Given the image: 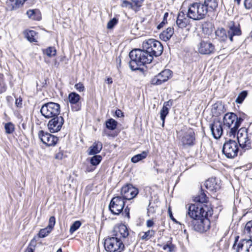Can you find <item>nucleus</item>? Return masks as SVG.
I'll return each instance as SVG.
<instances>
[{
	"label": "nucleus",
	"instance_id": "nucleus-1",
	"mask_svg": "<svg viewBox=\"0 0 252 252\" xmlns=\"http://www.w3.org/2000/svg\"><path fill=\"white\" fill-rule=\"evenodd\" d=\"M188 215L186 223L189 227L200 233L209 229L210 221L208 217L212 215V210L208 206L190 205Z\"/></svg>",
	"mask_w": 252,
	"mask_h": 252
},
{
	"label": "nucleus",
	"instance_id": "nucleus-2",
	"mask_svg": "<svg viewBox=\"0 0 252 252\" xmlns=\"http://www.w3.org/2000/svg\"><path fill=\"white\" fill-rule=\"evenodd\" d=\"M129 57L130 59L129 65L132 70L138 69V66L151 63L154 59L152 55L143 48L132 50L129 54Z\"/></svg>",
	"mask_w": 252,
	"mask_h": 252
},
{
	"label": "nucleus",
	"instance_id": "nucleus-3",
	"mask_svg": "<svg viewBox=\"0 0 252 252\" xmlns=\"http://www.w3.org/2000/svg\"><path fill=\"white\" fill-rule=\"evenodd\" d=\"M208 13V8L201 2H193L189 6L187 17L195 21L205 19Z\"/></svg>",
	"mask_w": 252,
	"mask_h": 252
},
{
	"label": "nucleus",
	"instance_id": "nucleus-4",
	"mask_svg": "<svg viewBox=\"0 0 252 252\" xmlns=\"http://www.w3.org/2000/svg\"><path fill=\"white\" fill-rule=\"evenodd\" d=\"M142 48L153 58L160 56L163 50V47L161 43L159 41L152 38L144 41L142 43Z\"/></svg>",
	"mask_w": 252,
	"mask_h": 252
},
{
	"label": "nucleus",
	"instance_id": "nucleus-5",
	"mask_svg": "<svg viewBox=\"0 0 252 252\" xmlns=\"http://www.w3.org/2000/svg\"><path fill=\"white\" fill-rule=\"evenodd\" d=\"M104 248L108 252H122L124 250L125 245L121 239L114 236L105 240Z\"/></svg>",
	"mask_w": 252,
	"mask_h": 252
},
{
	"label": "nucleus",
	"instance_id": "nucleus-6",
	"mask_svg": "<svg viewBox=\"0 0 252 252\" xmlns=\"http://www.w3.org/2000/svg\"><path fill=\"white\" fill-rule=\"evenodd\" d=\"M60 105L57 103L49 102L43 104L41 109V115L46 119L59 115L60 113Z\"/></svg>",
	"mask_w": 252,
	"mask_h": 252
},
{
	"label": "nucleus",
	"instance_id": "nucleus-7",
	"mask_svg": "<svg viewBox=\"0 0 252 252\" xmlns=\"http://www.w3.org/2000/svg\"><path fill=\"white\" fill-rule=\"evenodd\" d=\"M222 152L227 158H234L239 152V146L235 140H229L223 144Z\"/></svg>",
	"mask_w": 252,
	"mask_h": 252
},
{
	"label": "nucleus",
	"instance_id": "nucleus-8",
	"mask_svg": "<svg viewBox=\"0 0 252 252\" xmlns=\"http://www.w3.org/2000/svg\"><path fill=\"white\" fill-rule=\"evenodd\" d=\"M226 29L227 32L228 39L231 43L234 41V37L241 36L242 34L239 23L233 21L227 22Z\"/></svg>",
	"mask_w": 252,
	"mask_h": 252
},
{
	"label": "nucleus",
	"instance_id": "nucleus-9",
	"mask_svg": "<svg viewBox=\"0 0 252 252\" xmlns=\"http://www.w3.org/2000/svg\"><path fill=\"white\" fill-rule=\"evenodd\" d=\"M125 205V200L121 196H115L111 199L109 209L112 213L118 215L122 212Z\"/></svg>",
	"mask_w": 252,
	"mask_h": 252
},
{
	"label": "nucleus",
	"instance_id": "nucleus-10",
	"mask_svg": "<svg viewBox=\"0 0 252 252\" xmlns=\"http://www.w3.org/2000/svg\"><path fill=\"white\" fill-rule=\"evenodd\" d=\"M237 140L239 146L242 148L249 149L251 147V142L247 130L245 128H240L237 132Z\"/></svg>",
	"mask_w": 252,
	"mask_h": 252
},
{
	"label": "nucleus",
	"instance_id": "nucleus-11",
	"mask_svg": "<svg viewBox=\"0 0 252 252\" xmlns=\"http://www.w3.org/2000/svg\"><path fill=\"white\" fill-rule=\"evenodd\" d=\"M47 126L50 132L55 133L59 131L64 123V119L61 116L51 118Z\"/></svg>",
	"mask_w": 252,
	"mask_h": 252
},
{
	"label": "nucleus",
	"instance_id": "nucleus-12",
	"mask_svg": "<svg viewBox=\"0 0 252 252\" xmlns=\"http://www.w3.org/2000/svg\"><path fill=\"white\" fill-rule=\"evenodd\" d=\"M138 193V190L131 184L126 185L121 189V194L124 200H131Z\"/></svg>",
	"mask_w": 252,
	"mask_h": 252
},
{
	"label": "nucleus",
	"instance_id": "nucleus-13",
	"mask_svg": "<svg viewBox=\"0 0 252 252\" xmlns=\"http://www.w3.org/2000/svg\"><path fill=\"white\" fill-rule=\"evenodd\" d=\"M198 52L202 55H211L215 52V46L210 41L201 40L197 45Z\"/></svg>",
	"mask_w": 252,
	"mask_h": 252
},
{
	"label": "nucleus",
	"instance_id": "nucleus-14",
	"mask_svg": "<svg viewBox=\"0 0 252 252\" xmlns=\"http://www.w3.org/2000/svg\"><path fill=\"white\" fill-rule=\"evenodd\" d=\"M38 136L43 143L48 146H54L58 140L57 137L43 130L39 131Z\"/></svg>",
	"mask_w": 252,
	"mask_h": 252
},
{
	"label": "nucleus",
	"instance_id": "nucleus-15",
	"mask_svg": "<svg viewBox=\"0 0 252 252\" xmlns=\"http://www.w3.org/2000/svg\"><path fill=\"white\" fill-rule=\"evenodd\" d=\"M210 128L214 138L218 139L221 137L223 133V129L222 123L220 121H214L210 125Z\"/></svg>",
	"mask_w": 252,
	"mask_h": 252
},
{
	"label": "nucleus",
	"instance_id": "nucleus-16",
	"mask_svg": "<svg viewBox=\"0 0 252 252\" xmlns=\"http://www.w3.org/2000/svg\"><path fill=\"white\" fill-rule=\"evenodd\" d=\"M195 134L192 129L186 132L181 139V142L184 147L192 146L194 145Z\"/></svg>",
	"mask_w": 252,
	"mask_h": 252
},
{
	"label": "nucleus",
	"instance_id": "nucleus-17",
	"mask_svg": "<svg viewBox=\"0 0 252 252\" xmlns=\"http://www.w3.org/2000/svg\"><path fill=\"white\" fill-rule=\"evenodd\" d=\"M236 252H252V241L251 239H242L239 242Z\"/></svg>",
	"mask_w": 252,
	"mask_h": 252
},
{
	"label": "nucleus",
	"instance_id": "nucleus-18",
	"mask_svg": "<svg viewBox=\"0 0 252 252\" xmlns=\"http://www.w3.org/2000/svg\"><path fill=\"white\" fill-rule=\"evenodd\" d=\"M220 182L215 178H211L206 181L204 185L210 191H217L220 189Z\"/></svg>",
	"mask_w": 252,
	"mask_h": 252
},
{
	"label": "nucleus",
	"instance_id": "nucleus-19",
	"mask_svg": "<svg viewBox=\"0 0 252 252\" xmlns=\"http://www.w3.org/2000/svg\"><path fill=\"white\" fill-rule=\"evenodd\" d=\"M113 235L120 239H121V238L123 239H126L129 235L128 230L126 225L121 224L118 226L115 227Z\"/></svg>",
	"mask_w": 252,
	"mask_h": 252
},
{
	"label": "nucleus",
	"instance_id": "nucleus-20",
	"mask_svg": "<svg viewBox=\"0 0 252 252\" xmlns=\"http://www.w3.org/2000/svg\"><path fill=\"white\" fill-rule=\"evenodd\" d=\"M237 119V115L233 113H227L223 117V125L230 128L234 126L235 120Z\"/></svg>",
	"mask_w": 252,
	"mask_h": 252
},
{
	"label": "nucleus",
	"instance_id": "nucleus-21",
	"mask_svg": "<svg viewBox=\"0 0 252 252\" xmlns=\"http://www.w3.org/2000/svg\"><path fill=\"white\" fill-rule=\"evenodd\" d=\"M173 100L170 99L163 103V107L160 112V117L162 121H165L166 116L168 114L169 109L173 105Z\"/></svg>",
	"mask_w": 252,
	"mask_h": 252
},
{
	"label": "nucleus",
	"instance_id": "nucleus-22",
	"mask_svg": "<svg viewBox=\"0 0 252 252\" xmlns=\"http://www.w3.org/2000/svg\"><path fill=\"white\" fill-rule=\"evenodd\" d=\"M189 23V20L185 16L184 13L183 12H180L176 20V25L178 28H185Z\"/></svg>",
	"mask_w": 252,
	"mask_h": 252
},
{
	"label": "nucleus",
	"instance_id": "nucleus-23",
	"mask_svg": "<svg viewBox=\"0 0 252 252\" xmlns=\"http://www.w3.org/2000/svg\"><path fill=\"white\" fill-rule=\"evenodd\" d=\"M215 35L220 42H225L228 39L227 30L223 28H218L215 32Z\"/></svg>",
	"mask_w": 252,
	"mask_h": 252
},
{
	"label": "nucleus",
	"instance_id": "nucleus-24",
	"mask_svg": "<svg viewBox=\"0 0 252 252\" xmlns=\"http://www.w3.org/2000/svg\"><path fill=\"white\" fill-rule=\"evenodd\" d=\"M207 197L206 196V194L201 189V192L199 195L196 196L194 198V201L196 202V204H191L190 205H196L198 206H207L204 203L207 202Z\"/></svg>",
	"mask_w": 252,
	"mask_h": 252
},
{
	"label": "nucleus",
	"instance_id": "nucleus-25",
	"mask_svg": "<svg viewBox=\"0 0 252 252\" xmlns=\"http://www.w3.org/2000/svg\"><path fill=\"white\" fill-rule=\"evenodd\" d=\"M102 149V144L101 142L96 141L90 147L88 150L89 155H94L99 153Z\"/></svg>",
	"mask_w": 252,
	"mask_h": 252
},
{
	"label": "nucleus",
	"instance_id": "nucleus-26",
	"mask_svg": "<svg viewBox=\"0 0 252 252\" xmlns=\"http://www.w3.org/2000/svg\"><path fill=\"white\" fill-rule=\"evenodd\" d=\"M174 33V29L173 28L169 27L166 30L163 31L159 34V38L162 40L166 41L168 40Z\"/></svg>",
	"mask_w": 252,
	"mask_h": 252
},
{
	"label": "nucleus",
	"instance_id": "nucleus-27",
	"mask_svg": "<svg viewBox=\"0 0 252 252\" xmlns=\"http://www.w3.org/2000/svg\"><path fill=\"white\" fill-rule=\"evenodd\" d=\"M28 17L32 20L39 21L41 18L40 12L38 9H30L27 11Z\"/></svg>",
	"mask_w": 252,
	"mask_h": 252
},
{
	"label": "nucleus",
	"instance_id": "nucleus-28",
	"mask_svg": "<svg viewBox=\"0 0 252 252\" xmlns=\"http://www.w3.org/2000/svg\"><path fill=\"white\" fill-rule=\"evenodd\" d=\"M243 118L242 117H238L237 116V119L235 120V122L234 123V126L232 127L231 128V130L229 131V135L231 136H235L237 131L238 128L240 126L242 122L243 121Z\"/></svg>",
	"mask_w": 252,
	"mask_h": 252
},
{
	"label": "nucleus",
	"instance_id": "nucleus-29",
	"mask_svg": "<svg viewBox=\"0 0 252 252\" xmlns=\"http://www.w3.org/2000/svg\"><path fill=\"white\" fill-rule=\"evenodd\" d=\"M202 4L205 6L207 8H210V10H215L218 5V2L217 0H204Z\"/></svg>",
	"mask_w": 252,
	"mask_h": 252
},
{
	"label": "nucleus",
	"instance_id": "nucleus-30",
	"mask_svg": "<svg viewBox=\"0 0 252 252\" xmlns=\"http://www.w3.org/2000/svg\"><path fill=\"white\" fill-rule=\"evenodd\" d=\"M148 151H143L141 153L136 155L132 157L131 161L133 163H137L143 159H145L148 156Z\"/></svg>",
	"mask_w": 252,
	"mask_h": 252
},
{
	"label": "nucleus",
	"instance_id": "nucleus-31",
	"mask_svg": "<svg viewBox=\"0 0 252 252\" xmlns=\"http://www.w3.org/2000/svg\"><path fill=\"white\" fill-rule=\"evenodd\" d=\"M172 71L169 69H165L158 74L159 78H160L162 80L165 82L167 81L169 77L171 76Z\"/></svg>",
	"mask_w": 252,
	"mask_h": 252
},
{
	"label": "nucleus",
	"instance_id": "nucleus-32",
	"mask_svg": "<svg viewBox=\"0 0 252 252\" xmlns=\"http://www.w3.org/2000/svg\"><path fill=\"white\" fill-rule=\"evenodd\" d=\"M80 99V96L75 92H72L68 95V100L71 104H77Z\"/></svg>",
	"mask_w": 252,
	"mask_h": 252
},
{
	"label": "nucleus",
	"instance_id": "nucleus-33",
	"mask_svg": "<svg viewBox=\"0 0 252 252\" xmlns=\"http://www.w3.org/2000/svg\"><path fill=\"white\" fill-rule=\"evenodd\" d=\"M117 122L112 118L108 119L105 122L106 128L111 130H115L117 127Z\"/></svg>",
	"mask_w": 252,
	"mask_h": 252
},
{
	"label": "nucleus",
	"instance_id": "nucleus-34",
	"mask_svg": "<svg viewBox=\"0 0 252 252\" xmlns=\"http://www.w3.org/2000/svg\"><path fill=\"white\" fill-rule=\"evenodd\" d=\"M176 247L175 245L172 243V238H170V240L166 242V244L164 245L162 249L164 250H167L168 252H175Z\"/></svg>",
	"mask_w": 252,
	"mask_h": 252
},
{
	"label": "nucleus",
	"instance_id": "nucleus-35",
	"mask_svg": "<svg viewBox=\"0 0 252 252\" xmlns=\"http://www.w3.org/2000/svg\"><path fill=\"white\" fill-rule=\"evenodd\" d=\"M36 32L34 31H29L25 34L27 39L31 42L36 41Z\"/></svg>",
	"mask_w": 252,
	"mask_h": 252
},
{
	"label": "nucleus",
	"instance_id": "nucleus-36",
	"mask_svg": "<svg viewBox=\"0 0 252 252\" xmlns=\"http://www.w3.org/2000/svg\"><path fill=\"white\" fill-rule=\"evenodd\" d=\"M43 53L49 57H52L56 55V50L54 47H49L46 49L43 50Z\"/></svg>",
	"mask_w": 252,
	"mask_h": 252
},
{
	"label": "nucleus",
	"instance_id": "nucleus-37",
	"mask_svg": "<svg viewBox=\"0 0 252 252\" xmlns=\"http://www.w3.org/2000/svg\"><path fill=\"white\" fill-rule=\"evenodd\" d=\"M244 232L249 235L251 238H252V220L246 223L244 228Z\"/></svg>",
	"mask_w": 252,
	"mask_h": 252
},
{
	"label": "nucleus",
	"instance_id": "nucleus-38",
	"mask_svg": "<svg viewBox=\"0 0 252 252\" xmlns=\"http://www.w3.org/2000/svg\"><path fill=\"white\" fill-rule=\"evenodd\" d=\"M102 160V157L100 155H94L90 159V163L93 166H96L99 164Z\"/></svg>",
	"mask_w": 252,
	"mask_h": 252
},
{
	"label": "nucleus",
	"instance_id": "nucleus-39",
	"mask_svg": "<svg viewBox=\"0 0 252 252\" xmlns=\"http://www.w3.org/2000/svg\"><path fill=\"white\" fill-rule=\"evenodd\" d=\"M52 230V229L47 226L44 228L41 229L38 233V236L39 238H44L48 236Z\"/></svg>",
	"mask_w": 252,
	"mask_h": 252
},
{
	"label": "nucleus",
	"instance_id": "nucleus-40",
	"mask_svg": "<svg viewBox=\"0 0 252 252\" xmlns=\"http://www.w3.org/2000/svg\"><path fill=\"white\" fill-rule=\"evenodd\" d=\"M155 231L153 230H149L144 233V234L141 237V239L143 240H148L154 236Z\"/></svg>",
	"mask_w": 252,
	"mask_h": 252
},
{
	"label": "nucleus",
	"instance_id": "nucleus-41",
	"mask_svg": "<svg viewBox=\"0 0 252 252\" xmlns=\"http://www.w3.org/2000/svg\"><path fill=\"white\" fill-rule=\"evenodd\" d=\"M248 93L246 91H242L239 94L238 97L235 100V102L238 104H241L243 102L245 98L247 96Z\"/></svg>",
	"mask_w": 252,
	"mask_h": 252
},
{
	"label": "nucleus",
	"instance_id": "nucleus-42",
	"mask_svg": "<svg viewBox=\"0 0 252 252\" xmlns=\"http://www.w3.org/2000/svg\"><path fill=\"white\" fill-rule=\"evenodd\" d=\"M5 132L7 134H11L15 129L14 125L11 122L6 123L4 125Z\"/></svg>",
	"mask_w": 252,
	"mask_h": 252
},
{
	"label": "nucleus",
	"instance_id": "nucleus-43",
	"mask_svg": "<svg viewBox=\"0 0 252 252\" xmlns=\"http://www.w3.org/2000/svg\"><path fill=\"white\" fill-rule=\"evenodd\" d=\"M81 222L79 220H76L73 222L71 225L69 229V232L72 234L74 232L76 231L81 225Z\"/></svg>",
	"mask_w": 252,
	"mask_h": 252
},
{
	"label": "nucleus",
	"instance_id": "nucleus-44",
	"mask_svg": "<svg viewBox=\"0 0 252 252\" xmlns=\"http://www.w3.org/2000/svg\"><path fill=\"white\" fill-rule=\"evenodd\" d=\"M151 82L153 85H158L161 84L164 82L160 78H159L158 75H157L152 79Z\"/></svg>",
	"mask_w": 252,
	"mask_h": 252
},
{
	"label": "nucleus",
	"instance_id": "nucleus-45",
	"mask_svg": "<svg viewBox=\"0 0 252 252\" xmlns=\"http://www.w3.org/2000/svg\"><path fill=\"white\" fill-rule=\"evenodd\" d=\"M117 22H118V20L115 18H114L110 20L107 24V29H112L115 26V25H116L117 24Z\"/></svg>",
	"mask_w": 252,
	"mask_h": 252
},
{
	"label": "nucleus",
	"instance_id": "nucleus-46",
	"mask_svg": "<svg viewBox=\"0 0 252 252\" xmlns=\"http://www.w3.org/2000/svg\"><path fill=\"white\" fill-rule=\"evenodd\" d=\"M7 90L6 84L3 81V78L0 80V94H2Z\"/></svg>",
	"mask_w": 252,
	"mask_h": 252
},
{
	"label": "nucleus",
	"instance_id": "nucleus-47",
	"mask_svg": "<svg viewBox=\"0 0 252 252\" xmlns=\"http://www.w3.org/2000/svg\"><path fill=\"white\" fill-rule=\"evenodd\" d=\"M168 16V13L166 12L164 13L162 21L158 26L157 28L158 29H160L165 25V24L167 23V18Z\"/></svg>",
	"mask_w": 252,
	"mask_h": 252
},
{
	"label": "nucleus",
	"instance_id": "nucleus-48",
	"mask_svg": "<svg viewBox=\"0 0 252 252\" xmlns=\"http://www.w3.org/2000/svg\"><path fill=\"white\" fill-rule=\"evenodd\" d=\"M56 223V219L54 216H52L50 218L49 220V224L47 227H49L51 229H53Z\"/></svg>",
	"mask_w": 252,
	"mask_h": 252
},
{
	"label": "nucleus",
	"instance_id": "nucleus-49",
	"mask_svg": "<svg viewBox=\"0 0 252 252\" xmlns=\"http://www.w3.org/2000/svg\"><path fill=\"white\" fill-rule=\"evenodd\" d=\"M122 7H128L129 8L132 9L133 8V4L132 3L130 2L129 1L124 0L123 1L122 4L121 5Z\"/></svg>",
	"mask_w": 252,
	"mask_h": 252
},
{
	"label": "nucleus",
	"instance_id": "nucleus-50",
	"mask_svg": "<svg viewBox=\"0 0 252 252\" xmlns=\"http://www.w3.org/2000/svg\"><path fill=\"white\" fill-rule=\"evenodd\" d=\"M75 88L79 92H83L85 90V87L82 83H78L75 85Z\"/></svg>",
	"mask_w": 252,
	"mask_h": 252
},
{
	"label": "nucleus",
	"instance_id": "nucleus-51",
	"mask_svg": "<svg viewBox=\"0 0 252 252\" xmlns=\"http://www.w3.org/2000/svg\"><path fill=\"white\" fill-rule=\"evenodd\" d=\"M134 5L136 7H141L144 0H131Z\"/></svg>",
	"mask_w": 252,
	"mask_h": 252
},
{
	"label": "nucleus",
	"instance_id": "nucleus-52",
	"mask_svg": "<svg viewBox=\"0 0 252 252\" xmlns=\"http://www.w3.org/2000/svg\"><path fill=\"white\" fill-rule=\"evenodd\" d=\"M123 215H124L125 217H126L127 219L130 218V215H129V208L126 206L125 210L124 212L123 213Z\"/></svg>",
	"mask_w": 252,
	"mask_h": 252
},
{
	"label": "nucleus",
	"instance_id": "nucleus-53",
	"mask_svg": "<svg viewBox=\"0 0 252 252\" xmlns=\"http://www.w3.org/2000/svg\"><path fill=\"white\" fill-rule=\"evenodd\" d=\"M36 245V241L34 238L32 239L30 242V244L28 248H31L32 249L34 250V248Z\"/></svg>",
	"mask_w": 252,
	"mask_h": 252
},
{
	"label": "nucleus",
	"instance_id": "nucleus-54",
	"mask_svg": "<svg viewBox=\"0 0 252 252\" xmlns=\"http://www.w3.org/2000/svg\"><path fill=\"white\" fill-rule=\"evenodd\" d=\"M64 155L62 151L59 152L55 155V158L57 159H62Z\"/></svg>",
	"mask_w": 252,
	"mask_h": 252
},
{
	"label": "nucleus",
	"instance_id": "nucleus-55",
	"mask_svg": "<svg viewBox=\"0 0 252 252\" xmlns=\"http://www.w3.org/2000/svg\"><path fill=\"white\" fill-rule=\"evenodd\" d=\"M26 0H16L15 4L17 7H20L22 6Z\"/></svg>",
	"mask_w": 252,
	"mask_h": 252
},
{
	"label": "nucleus",
	"instance_id": "nucleus-56",
	"mask_svg": "<svg viewBox=\"0 0 252 252\" xmlns=\"http://www.w3.org/2000/svg\"><path fill=\"white\" fill-rule=\"evenodd\" d=\"M244 6L245 8L247 9H250L251 7L252 4L250 2V0H245Z\"/></svg>",
	"mask_w": 252,
	"mask_h": 252
},
{
	"label": "nucleus",
	"instance_id": "nucleus-57",
	"mask_svg": "<svg viewBox=\"0 0 252 252\" xmlns=\"http://www.w3.org/2000/svg\"><path fill=\"white\" fill-rule=\"evenodd\" d=\"M22 99L21 98H17L15 101V104L17 107H20L22 105Z\"/></svg>",
	"mask_w": 252,
	"mask_h": 252
},
{
	"label": "nucleus",
	"instance_id": "nucleus-58",
	"mask_svg": "<svg viewBox=\"0 0 252 252\" xmlns=\"http://www.w3.org/2000/svg\"><path fill=\"white\" fill-rule=\"evenodd\" d=\"M123 112L120 109H117L115 111V115L118 118L123 116Z\"/></svg>",
	"mask_w": 252,
	"mask_h": 252
},
{
	"label": "nucleus",
	"instance_id": "nucleus-59",
	"mask_svg": "<svg viewBox=\"0 0 252 252\" xmlns=\"http://www.w3.org/2000/svg\"><path fill=\"white\" fill-rule=\"evenodd\" d=\"M154 224V221L151 220H148L146 221V225L148 227H151Z\"/></svg>",
	"mask_w": 252,
	"mask_h": 252
},
{
	"label": "nucleus",
	"instance_id": "nucleus-60",
	"mask_svg": "<svg viewBox=\"0 0 252 252\" xmlns=\"http://www.w3.org/2000/svg\"><path fill=\"white\" fill-rule=\"evenodd\" d=\"M168 213H169V216H170V219H171L172 220H173L174 221H175V222H177V220H176V219L173 217V215H172V212H171V210H170L169 209H168Z\"/></svg>",
	"mask_w": 252,
	"mask_h": 252
},
{
	"label": "nucleus",
	"instance_id": "nucleus-61",
	"mask_svg": "<svg viewBox=\"0 0 252 252\" xmlns=\"http://www.w3.org/2000/svg\"><path fill=\"white\" fill-rule=\"evenodd\" d=\"M117 62L118 63L117 64V68L119 69V67H121V60L120 58L117 59Z\"/></svg>",
	"mask_w": 252,
	"mask_h": 252
},
{
	"label": "nucleus",
	"instance_id": "nucleus-62",
	"mask_svg": "<svg viewBox=\"0 0 252 252\" xmlns=\"http://www.w3.org/2000/svg\"><path fill=\"white\" fill-rule=\"evenodd\" d=\"M106 81L108 84H111L113 83L112 79L111 78H108Z\"/></svg>",
	"mask_w": 252,
	"mask_h": 252
},
{
	"label": "nucleus",
	"instance_id": "nucleus-63",
	"mask_svg": "<svg viewBox=\"0 0 252 252\" xmlns=\"http://www.w3.org/2000/svg\"><path fill=\"white\" fill-rule=\"evenodd\" d=\"M34 252V250L32 249L31 248H28L25 251V252Z\"/></svg>",
	"mask_w": 252,
	"mask_h": 252
},
{
	"label": "nucleus",
	"instance_id": "nucleus-64",
	"mask_svg": "<svg viewBox=\"0 0 252 252\" xmlns=\"http://www.w3.org/2000/svg\"><path fill=\"white\" fill-rule=\"evenodd\" d=\"M238 238H239V236H237L235 238V242H234V245H233V247L235 246V245L236 244V242L238 241Z\"/></svg>",
	"mask_w": 252,
	"mask_h": 252
}]
</instances>
